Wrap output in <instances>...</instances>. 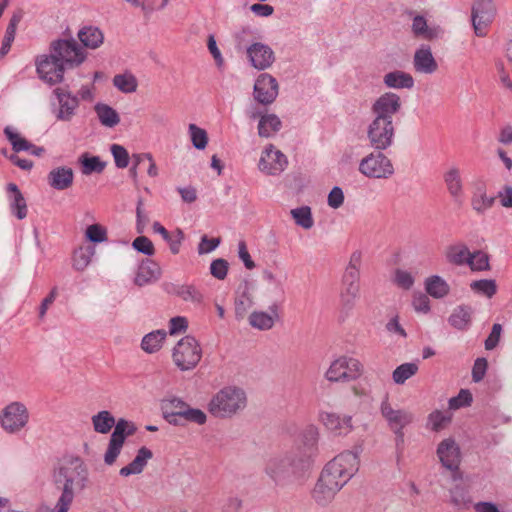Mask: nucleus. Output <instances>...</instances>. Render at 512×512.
Listing matches in <instances>:
<instances>
[{
  "label": "nucleus",
  "instance_id": "obj_1",
  "mask_svg": "<svg viewBox=\"0 0 512 512\" xmlns=\"http://www.w3.org/2000/svg\"><path fill=\"white\" fill-rule=\"evenodd\" d=\"M319 431L316 426H307L300 443L283 455L268 459L264 473L279 488L292 486L312 467L318 454Z\"/></svg>",
  "mask_w": 512,
  "mask_h": 512
},
{
  "label": "nucleus",
  "instance_id": "obj_2",
  "mask_svg": "<svg viewBox=\"0 0 512 512\" xmlns=\"http://www.w3.org/2000/svg\"><path fill=\"white\" fill-rule=\"evenodd\" d=\"M86 57V51L74 38L56 39L49 45V54L36 57V72L47 84L56 85L64 80L67 69L79 67Z\"/></svg>",
  "mask_w": 512,
  "mask_h": 512
},
{
  "label": "nucleus",
  "instance_id": "obj_3",
  "mask_svg": "<svg viewBox=\"0 0 512 512\" xmlns=\"http://www.w3.org/2000/svg\"><path fill=\"white\" fill-rule=\"evenodd\" d=\"M52 484L60 492L52 512H68L75 495L86 489L88 468L79 457H69L55 466L51 473Z\"/></svg>",
  "mask_w": 512,
  "mask_h": 512
},
{
  "label": "nucleus",
  "instance_id": "obj_4",
  "mask_svg": "<svg viewBox=\"0 0 512 512\" xmlns=\"http://www.w3.org/2000/svg\"><path fill=\"white\" fill-rule=\"evenodd\" d=\"M402 107L399 95L386 92L379 96L371 106L373 119L367 126V139L372 148L377 151L388 149L394 143L395 127L393 116Z\"/></svg>",
  "mask_w": 512,
  "mask_h": 512
},
{
  "label": "nucleus",
  "instance_id": "obj_5",
  "mask_svg": "<svg viewBox=\"0 0 512 512\" xmlns=\"http://www.w3.org/2000/svg\"><path fill=\"white\" fill-rule=\"evenodd\" d=\"M92 424L94 430L101 434L108 433L111 428L115 426L109 440L108 448L104 454L105 464H114L121 452L126 437L135 434L137 430L136 425L124 418H120L116 422L113 415L107 410H102L93 415Z\"/></svg>",
  "mask_w": 512,
  "mask_h": 512
},
{
  "label": "nucleus",
  "instance_id": "obj_6",
  "mask_svg": "<svg viewBox=\"0 0 512 512\" xmlns=\"http://www.w3.org/2000/svg\"><path fill=\"white\" fill-rule=\"evenodd\" d=\"M246 406V392L237 386H226L212 396L207 410L215 418L229 419L243 411Z\"/></svg>",
  "mask_w": 512,
  "mask_h": 512
},
{
  "label": "nucleus",
  "instance_id": "obj_7",
  "mask_svg": "<svg viewBox=\"0 0 512 512\" xmlns=\"http://www.w3.org/2000/svg\"><path fill=\"white\" fill-rule=\"evenodd\" d=\"M359 460L356 453L346 451L329 461L321 472L325 483L342 488L358 471Z\"/></svg>",
  "mask_w": 512,
  "mask_h": 512
},
{
  "label": "nucleus",
  "instance_id": "obj_8",
  "mask_svg": "<svg viewBox=\"0 0 512 512\" xmlns=\"http://www.w3.org/2000/svg\"><path fill=\"white\" fill-rule=\"evenodd\" d=\"M201 348L192 336L182 338L173 350V361L182 371L193 369L201 359Z\"/></svg>",
  "mask_w": 512,
  "mask_h": 512
},
{
  "label": "nucleus",
  "instance_id": "obj_9",
  "mask_svg": "<svg viewBox=\"0 0 512 512\" xmlns=\"http://www.w3.org/2000/svg\"><path fill=\"white\" fill-rule=\"evenodd\" d=\"M359 171L369 178L387 179L394 174L391 160L381 151L372 152L359 164Z\"/></svg>",
  "mask_w": 512,
  "mask_h": 512
},
{
  "label": "nucleus",
  "instance_id": "obj_10",
  "mask_svg": "<svg viewBox=\"0 0 512 512\" xmlns=\"http://www.w3.org/2000/svg\"><path fill=\"white\" fill-rule=\"evenodd\" d=\"M28 421V409L18 401L8 404L0 414V425L8 433L19 432L27 425Z\"/></svg>",
  "mask_w": 512,
  "mask_h": 512
},
{
  "label": "nucleus",
  "instance_id": "obj_11",
  "mask_svg": "<svg viewBox=\"0 0 512 512\" xmlns=\"http://www.w3.org/2000/svg\"><path fill=\"white\" fill-rule=\"evenodd\" d=\"M437 455L441 464L453 472V480L460 478L459 465L461 461L460 448L452 438L444 439L437 448Z\"/></svg>",
  "mask_w": 512,
  "mask_h": 512
},
{
  "label": "nucleus",
  "instance_id": "obj_12",
  "mask_svg": "<svg viewBox=\"0 0 512 512\" xmlns=\"http://www.w3.org/2000/svg\"><path fill=\"white\" fill-rule=\"evenodd\" d=\"M279 93V85L272 75L268 73L260 74L254 84V99L263 105L272 104Z\"/></svg>",
  "mask_w": 512,
  "mask_h": 512
},
{
  "label": "nucleus",
  "instance_id": "obj_13",
  "mask_svg": "<svg viewBox=\"0 0 512 512\" xmlns=\"http://www.w3.org/2000/svg\"><path fill=\"white\" fill-rule=\"evenodd\" d=\"M246 53L251 66L259 71L270 68L276 59L272 48L262 42L252 43Z\"/></svg>",
  "mask_w": 512,
  "mask_h": 512
},
{
  "label": "nucleus",
  "instance_id": "obj_14",
  "mask_svg": "<svg viewBox=\"0 0 512 512\" xmlns=\"http://www.w3.org/2000/svg\"><path fill=\"white\" fill-rule=\"evenodd\" d=\"M54 94L58 101V107L53 109L56 119L64 122L71 121L79 106L78 98L63 88H56Z\"/></svg>",
  "mask_w": 512,
  "mask_h": 512
},
{
  "label": "nucleus",
  "instance_id": "obj_15",
  "mask_svg": "<svg viewBox=\"0 0 512 512\" xmlns=\"http://www.w3.org/2000/svg\"><path fill=\"white\" fill-rule=\"evenodd\" d=\"M287 157L280 151L276 150L270 144L262 153L259 160V169L269 175H277L285 170L287 167Z\"/></svg>",
  "mask_w": 512,
  "mask_h": 512
},
{
  "label": "nucleus",
  "instance_id": "obj_16",
  "mask_svg": "<svg viewBox=\"0 0 512 512\" xmlns=\"http://www.w3.org/2000/svg\"><path fill=\"white\" fill-rule=\"evenodd\" d=\"M380 409L391 430L403 429L413 421L411 412L404 409H393L387 397L382 401Z\"/></svg>",
  "mask_w": 512,
  "mask_h": 512
},
{
  "label": "nucleus",
  "instance_id": "obj_17",
  "mask_svg": "<svg viewBox=\"0 0 512 512\" xmlns=\"http://www.w3.org/2000/svg\"><path fill=\"white\" fill-rule=\"evenodd\" d=\"M360 276L353 274H343L342 288L340 292L341 305L350 310L354 307L360 296Z\"/></svg>",
  "mask_w": 512,
  "mask_h": 512
},
{
  "label": "nucleus",
  "instance_id": "obj_18",
  "mask_svg": "<svg viewBox=\"0 0 512 512\" xmlns=\"http://www.w3.org/2000/svg\"><path fill=\"white\" fill-rule=\"evenodd\" d=\"M163 289L170 295H175L183 301L192 302L194 304H202L204 300L200 290L192 284H175L167 282L163 284Z\"/></svg>",
  "mask_w": 512,
  "mask_h": 512
},
{
  "label": "nucleus",
  "instance_id": "obj_19",
  "mask_svg": "<svg viewBox=\"0 0 512 512\" xmlns=\"http://www.w3.org/2000/svg\"><path fill=\"white\" fill-rule=\"evenodd\" d=\"M413 66L417 72L424 74H432L437 71L438 64L428 45H421V47L415 51Z\"/></svg>",
  "mask_w": 512,
  "mask_h": 512
},
{
  "label": "nucleus",
  "instance_id": "obj_20",
  "mask_svg": "<svg viewBox=\"0 0 512 512\" xmlns=\"http://www.w3.org/2000/svg\"><path fill=\"white\" fill-rule=\"evenodd\" d=\"M320 417L325 427L336 435H346L352 430L350 416L340 417L335 413L325 412Z\"/></svg>",
  "mask_w": 512,
  "mask_h": 512
},
{
  "label": "nucleus",
  "instance_id": "obj_21",
  "mask_svg": "<svg viewBox=\"0 0 512 512\" xmlns=\"http://www.w3.org/2000/svg\"><path fill=\"white\" fill-rule=\"evenodd\" d=\"M74 172L72 168L61 166L52 169L47 177L48 184L56 190H66L73 184Z\"/></svg>",
  "mask_w": 512,
  "mask_h": 512
},
{
  "label": "nucleus",
  "instance_id": "obj_22",
  "mask_svg": "<svg viewBox=\"0 0 512 512\" xmlns=\"http://www.w3.org/2000/svg\"><path fill=\"white\" fill-rule=\"evenodd\" d=\"M486 191V185L483 182L477 183L474 187L471 197V206L477 214H484L485 211L490 209L495 203L496 197L488 196Z\"/></svg>",
  "mask_w": 512,
  "mask_h": 512
},
{
  "label": "nucleus",
  "instance_id": "obj_23",
  "mask_svg": "<svg viewBox=\"0 0 512 512\" xmlns=\"http://www.w3.org/2000/svg\"><path fill=\"white\" fill-rule=\"evenodd\" d=\"M260 116L258 123V135L264 138H270L277 133L281 127L282 122L276 114H264L252 113L250 118L255 119Z\"/></svg>",
  "mask_w": 512,
  "mask_h": 512
},
{
  "label": "nucleus",
  "instance_id": "obj_24",
  "mask_svg": "<svg viewBox=\"0 0 512 512\" xmlns=\"http://www.w3.org/2000/svg\"><path fill=\"white\" fill-rule=\"evenodd\" d=\"M160 275L161 269L156 262L150 259L143 260L139 265L135 277V284L138 286H144L151 282L157 281Z\"/></svg>",
  "mask_w": 512,
  "mask_h": 512
},
{
  "label": "nucleus",
  "instance_id": "obj_25",
  "mask_svg": "<svg viewBox=\"0 0 512 512\" xmlns=\"http://www.w3.org/2000/svg\"><path fill=\"white\" fill-rule=\"evenodd\" d=\"M163 418L171 425L184 426L186 422H193L198 425H203L207 421V416L203 411L191 412H170L162 413Z\"/></svg>",
  "mask_w": 512,
  "mask_h": 512
},
{
  "label": "nucleus",
  "instance_id": "obj_26",
  "mask_svg": "<svg viewBox=\"0 0 512 512\" xmlns=\"http://www.w3.org/2000/svg\"><path fill=\"white\" fill-rule=\"evenodd\" d=\"M153 453L150 449L143 446L141 447L136 457L127 466L122 467L119 474L124 477H128L132 474H140L147 465L148 460L152 459Z\"/></svg>",
  "mask_w": 512,
  "mask_h": 512
},
{
  "label": "nucleus",
  "instance_id": "obj_27",
  "mask_svg": "<svg viewBox=\"0 0 512 512\" xmlns=\"http://www.w3.org/2000/svg\"><path fill=\"white\" fill-rule=\"evenodd\" d=\"M471 252L465 243H456L446 247V261L452 265L463 266L468 265Z\"/></svg>",
  "mask_w": 512,
  "mask_h": 512
},
{
  "label": "nucleus",
  "instance_id": "obj_28",
  "mask_svg": "<svg viewBox=\"0 0 512 512\" xmlns=\"http://www.w3.org/2000/svg\"><path fill=\"white\" fill-rule=\"evenodd\" d=\"M338 491H340L338 486L325 483L323 479L319 477L313 489L312 496L317 504L326 506L334 499Z\"/></svg>",
  "mask_w": 512,
  "mask_h": 512
},
{
  "label": "nucleus",
  "instance_id": "obj_29",
  "mask_svg": "<svg viewBox=\"0 0 512 512\" xmlns=\"http://www.w3.org/2000/svg\"><path fill=\"white\" fill-rule=\"evenodd\" d=\"M7 191L12 193L10 197V208L12 214H14L19 220L24 219L27 216V204L26 200L15 183H9L7 185Z\"/></svg>",
  "mask_w": 512,
  "mask_h": 512
},
{
  "label": "nucleus",
  "instance_id": "obj_30",
  "mask_svg": "<svg viewBox=\"0 0 512 512\" xmlns=\"http://www.w3.org/2000/svg\"><path fill=\"white\" fill-rule=\"evenodd\" d=\"M383 83L388 88L411 89L414 86V79L409 73L395 70L384 75Z\"/></svg>",
  "mask_w": 512,
  "mask_h": 512
},
{
  "label": "nucleus",
  "instance_id": "obj_31",
  "mask_svg": "<svg viewBox=\"0 0 512 512\" xmlns=\"http://www.w3.org/2000/svg\"><path fill=\"white\" fill-rule=\"evenodd\" d=\"M78 38L83 46L96 49L103 43L104 35L99 28L89 26L79 30Z\"/></svg>",
  "mask_w": 512,
  "mask_h": 512
},
{
  "label": "nucleus",
  "instance_id": "obj_32",
  "mask_svg": "<svg viewBox=\"0 0 512 512\" xmlns=\"http://www.w3.org/2000/svg\"><path fill=\"white\" fill-rule=\"evenodd\" d=\"M444 182L447 190L454 199L461 198L463 195V184L460 170L457 167H451L444 174Z\"/></svg>",
  "mask_w": 512,
  "mask_h": 512
},
{
  "label": "nucleus",
  "instance_id": "obj_33",
  "mask_svg": "<svg viewBox=\"0 0 512 512\" xmlns=\"http://www.w3.org/2000/svg\"><path fill=\"white\" fill-rule=\"evenodd\" d=\"M472 308L467 305L456 307L450 315L448 322L458 330L466 329L471 322Z\"/></svg>",
  "mask_w": 512,
  "mask_h": 512
},
{
  "label": "nucleus",
  "instance_id": "obj_34",
  "mask_svg": "<svg viewBox=\"0 0 512 512\" xmlns=\"http://www.w3.org/2000/svg\"><path fill=\"white\" fill-rule=\"evenodd\" d=\"M94 109L103 126L112 128L119 124L120 116L111 106L104 103H98L95 105Z\"/></svg>",
  "mask_w": 512,
  "mask_h": 512
},
{
  "label": "nucleus",
  "instance_id": "obj_35",
  "mask_svg": "<svg viewBox=\"0 0 512 512\" xmlns=\"http://www.w3.org/2000/svg\"><path fill=\"white\" fill-rule=\"evenodd\" d=\"M425 289L430 296L436 299L445 297L450 291L448 283L437 275H433L426 279Z\"/></svg>",
  "mask_w": 512,
  "mask_h": 512
},
{
  "label": "nucleus",
  "instance_id": "obj_36",
  "mask_svg": "<svg viewBox=\"0 0 512 512\" xmlns=\"http://www.w3.org/2000/svg\"><path fill=\"white\" fill-rule=\"evenodd\" d=\"M253 304V296L249 291L248 285L246 284L243 290L237 294L234 301L236 318L243 319Z\"/></svg>",
  "mask_w": 512,
  "mask_h": 512
},
{
  "label": "nucleus",
  "instance_id": "obj_37",
  "mask_svg": "<svg viewBox=\"0 0 512 512\" xmlns=\"http://www.w3.org/2000/svg\"><path fill=\"white\" fill-rule=\"evenodd\" d=\"M95 254L93 246H81L77 248L72 257L73 268L77 271H84L92 261Z\"/></svg>",
  "mask_w": 512,
  "mask_h": 512
},
{
  "label": "nucleus",
  "instance_id": "obj_38",
  "mask_svg": "<svg viewBox=\"0 0 512 512\" xmlns=\"http://www.w3.org/2000/svg\"><path fill=\"white\" fill-rule=\"evenodd\" d=\"M166 337L164 330H156L145 335L141 342L142 349L147 353H154L161 348V344Z\"/></svg>",
  "mask_w": 512,
  "mask_h": 512
},
{
  "label": "nucleus",
  "instance_id": "obj_39",
  "mask_svg": "<svg viewBox=\"0 0 512 512\" xmlns=\"http://www.w3.org/2000/svg\"><path fill=\"white\" fill-rule=\"evenodd\" d=\"M3 132L15 153L29 151L32 147V143L21 137L11 126H6Z\"/></svg>",
  "mask_w": 512,
  "mask_h": 512
},
{
  "label": "nucleus",
  "instance_id": "obj_40",
  "mask_svg": "<svg viewBox=\"0 0 512 512\" xmlns=\"http://www.w3.org/2000/svg\"><path fill=\"white\" fill-rule=\"evenodd\" d=\"M113 85L123 93H133L137 90L138 82L133 74L123 73L114 76Z\"/></svg>",
  "mask_w": 512,
  "mask_h": 512
},
{
  "label": "nucleus",
  "instance_id": "obj_41",
  "mask_svg": "<svg viewBox=\"0 0 512 512\" xmlns=\"http://www.w3.org/2000/svg\"><path fill=\"white\" fill-rule=\"evenodd\" d=\"M295 223L303 229H310L314 225L311 208L309 206H301L290 211Z\"/></svg>",
  "mask_w": 512,
  "mask_h": 512
},
{
  "label": "nucleus",
  "instance_id": "obj_42",
  "mask_svg": "<svg viewBox=\"0 0 512 512\" xmlns=\"http://www.w3.org/2000/svg\"><path fill=\"white\" fill-rule=\"evenodd\" d=\"M412 31L415 36L426 40H432L437 37V31L433 28H429L426 19L420 15L414 17Z\"/></svg>",
  "mask_w": 512,
  "mask_h": 512
},
{
  "label": "nucleus",
  "instance_id": "obj_43",
  "mask_svg": "<svg viewBox=\"0 0 512 512\" xmlns=\"http://www.w3.org/2000/svg\"><path fill=\"white\" fill-rule=\"evenodd\" d=\"M80 162L82 164V173L84 175L101 173L106 167V163L102 161L100 157L88 156V154H83L80 158Z\"/></svg>",
  "mask_w": 512,
  "mask_h": 512
},
{
  "label": "nucleus",
  "instance_id": "obj_44",
  "mask_svg": "<svg viewBox=\"0 0 512 512\" xmlns=\"http://www.w3.org/2000/svg\"><path fill=\"white\" fill-rule=\"evenodd\" d=\"M418 371V365L414 362H407L399 365L392 374L396 384H404L406 380L414 376Z\"/></svg>",
  "mask_w": 512,
  "mask_h": 512
},
{
  "label": "nucleus",
  "instance_id": "obj_45",
  "mask_svg": "<svg viewBox=\"0 0 512 512\" xmlns=\"http://www.w3.org/2000/svg\"><path fill=\"white\" fill-rule=\"evenodd\" d=\"M161 410H162V413H170V412H173V413L186 412V413H188L191 411H201L200 409H197V408H191L186 402H184L180 398H176V397L163 400L162 404H161Z\"/></svg>",
  "mask_w": 512,
  "mask_h": 512
},
{
  "label": "nucleus",
  "instance_id": "obj_46",
  "mask_svg": "<svg viewBox=\"0 0 512 512\" xmlns=\"http://www.w3.org/2000/svg\"><path fill=\"white\" fill-rule=\"evenodd\" d=\"M249 324L259 330H269L274 326V317L266 312L254 311L249 316Z\"/></svg>",
  "mask_w": 512,
  "mask_h": 512
},
{
  "label": "nucleus",
  "instance_id": "obj_47",
  "mask_svg": "<svg viewBox=\"0 0 512 512\" xmlns=\"http://www.w3.org/2000/svg\"><path fill=\"white\" fill-rule=\"evenodd\" d=\"M326 378L331 382L347 381V372L345 371L343 357H340L331 363L326 372Z\"/></svg>",
  "mask_w": 512,
  "mask_h": 512
},
{
  "label": "nucleus",
  "instance_id": "obj_48",
  "mask_svg": "<svg viewBox=\"0 0 512 512\" xmlns=\"http://www.w3.org/2000/svg\"><path fill=\"white\" fill-rule=\"evenodd\" d=\"M471 289L478 293L492 298L497 292V285L493 279H481L470 284Z\"/></svg>",
  "mask_w": 512,
  "mask_h": 512
},
{
  "label": "nucleus",
  "instance_id": "obj_49",
  "mask_svg": "<svg viewBox=\"0 0 512 512\" xmlns=\"http://www.w3.org/2000/svg\"><path fill=\"white\" fill-rule=\"evenodd\" d=\"M468 266L473 271H485L490 269L489 256L487 253L478 250L470 254Z\"/></svg>",
  "mask_w": 512,
  "mask_h": 512
},
{
  "label": "nucleus",
  "instance_id": "obj_50",
  "mask_svg": "<svg viewBox=\"0 0 512 512\" xmlns=\"http://www.w3.org/2000/svg\"><path fill=\"white\" fill-rule=\"evenodd\" d=\"M486 16L494 17V9L491 0H475L472 6L471 18Z\"/></svg>",
  "mask_w": 512,
  "mask_h": 512
},
{
  "label": "nucleus",
  "instance_id": "obj_51",
  "mask_svg": "<svg viewBox=\"0 0 512 512\" xmlns=\"http://www.w3.org/2000/svg\"><path fill=\"white\" fill-rule=\"evenodd\" d=\"M450 495L451 503L457 508H465L471 503V499L467 490L460 485H456L454 488H452L450 490Z\"/></svg>",
  "mask_w": 512,
  "mask_h": 512
},
{
  "label": "nucleus",
  "instance_id": "obj_52",
  "mask_svg": "<svg viewBox=\"0 0 512 512\" xmlns=\"http://www.w3.org/2000/svg\"><path fill=\"white\" fill-rule=\"evenodd\" d=\"M189 132L193 146L198 150L205 149L208 143L207 132L196 124L189 125Z\"/></svg>",
  "mask_w": 512,
  "mask_h": 512
},
{
  "label": "nucleus",
  "instance_id": "obj_53",
  "mask_svg": "<svg viewBox=\"0 0 512 512\" xmlns=\"http://www.w3.org/2000/svg\"><path fill=\"white\" fill-rule=\"evenodd\" d=\"M150 222L148 213L144 209V200L139 197L136 205V231L139 234H143L145 229Z\"/></svg>",
  "mask_w": 512,
  "mask_h": 512
},
{
  "label": "nucleus",
  "instance_id": "obj_54",
  "mask_svg": "<svg viewBox=\"0 0 512 512\" xmlns=\"http://www.w3.org/2000/svg\"><path fill=\"white\" fill-rule=\"evenodd\" d=\"M86 238L92 243H102L107 241V230L100 224H92L87 227Z\"/></svg>",
  "mask_w": 512,
  "mask_h": 512
},
{
  "label": "nucleus",
  "instance_id": "obj_55",
  "mask_svg": "<svg viewBox=\"0 0 512 512\" xmlns=\"http://www.w3.org/2000/svg\"><path fill=\"white\" fill-rule=\"evenodd\" d=\"M345 371L347 372V381L357 379L363 372V365L355 358L343 357Z\"/></svg>",
  "mask_w": 512,
  "mask_h": 512
},
{
  "label": "nucleus",
  "instance_id": "obj_56",
  "mask_svg": "<svg viewBox=\"0 0 512 512\" xmlns=\"http://www.w3.org/2000/svg\"><path fill=\"white\" fill-rule=\"evenodd\" d=\"M132 247L147 256H152L155 253L153 242L144 235L135 238L132 242Z\"/></svg>",
  "mask_w": 512,
  "mask_h": 512
},
{
  "label": "nucleus",
  "instance_id": "obj_57",
  "mask_svg": "<svg viewBox=\"0 0 512 512\" xmlns=\"http://www.w3.org/2000/svg\"><path fill=\"white\" fill-rule=\"evenodd\" d=\"M111 153L114 157L116 167L123 169L128 166L129 154L123 146L119 144H113L111 146Z\"/></svg>",
  "mask_w": 512,
  "mask_h": 512
},
{
  "label": "nucleus",
  "instance_id": "obj_58",
  "mask_svg": "<svg viewBox=\"0 0 512 512\" xmlns=\"http://www.w3.org/2000/svg\"><path fill=\"white\" fill-rule=\"evenodd\" d=\"M229 264L225 259L218 258L211 262L210 273L218 280H223L227 276Z\"/></svg>",
  "mask_w": 512,
  "mask_h": 512
},
{
  "label": "nucleus",
  "instance_id": "obj_59",
  "mask_svg": "<svg viewBox=\"0 0 512 512\" xmlns=\"http://www.w3.org/2000/svg\"><path fill=\"white\" fill-rule=\"evenodd\" d=\"M472 394L467 389H461L456 397L449 400V407L451 409H459L461 407L469 406L472 402Z\"/></svg>",
  "mask_w": 512,
  "mask_h": 512
},
{
  "label": "nucleus",
  "instance_id": "obj_60",
  "mask_svg": "<svg viewBox=\"0 0 512 512\" xmlns=\"http://www.w3.org/2000/svg\"><path fill=\"white\" fill-rule=\"evenodd\" d=\"M394 281L399 287L406 290L410 289L414 284V278L411 273L401 269L395 271Z\"/></svg>",
  "mask_w": 512,
  "mask_h": 512
},
{
  "label": "nucleus",
  "instance_id": "obj_61",
  "mask_svg": "<svg viewBox=\"0 0 512 512\" xmlns=\"http://www.w3.org/2000/svg\"><path fill=\"white\" fill-rule=\"evenodd\" d=\"M184 238V232L181 229L177 228L174 232H172V234L169 236L170 240H166V242L169 244V248L172 254L176 255L180 252V247Z\"/></svg>",
  "mask_w": 512,
  "mask_h": 512
},
{
  "label": "nucleus",
  "instance_id": "obj_62",
  "mask_svg": "<svg viewBox=\"0 0 512 512\" xmlns=\"http://www.w3.org/2000/svg\"><path fill=\"white\" fill-rule=\"evenodd\" d=\"M328 205L333 209H338L341 207L344 203V193L343 190L335 186L332 188V190L328 194Z\"/></svg>",
  "mask_w": 512,
  "mask_h": 512
},
{
  "label": "nucleus",
  "instance_id": "obj_63",
  "mask_svg": "<svg viewBox=\"0 0 512 512\" xmlns=\"http://www.w3.org/2000/svg\"><path fill=\"white\" fill-rule=\"evenodd\" d=\"M487 360L485 358H477L472 368V378L474 382L481 381L487 370Z\"/></svg>",
  "mask_w": 512,
  "mask_h": 512
},
{
  "label": "nucleus",
  "instance_id": "obj_64",
  "mask_svg": "<svg viewBox=\"0 0 512 512\" xmlns=\"http://www.w3.org/2000/svg\"><path fill=\"white\" fill-rule=\"evenodd\" d=\"M242 504V499L236 496H230L224 502L221 512H240Z\"/></svg>",
  "mask_w": 512,
  "mask_h": 512
}]
</instances>
